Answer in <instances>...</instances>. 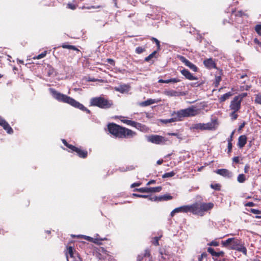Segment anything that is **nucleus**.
Returning a JSON list of instances; mask_svg holds the SVG:
<instances>
[{"mask_svg": "<svg viewBox=\"0 0 261 261\" xmlns=\"http://www.w3.org/2000/svg\"><path fill=\"white\" fill-rule=\"evenodd\" d=\"M178 59L180 60L181 62L185 64V65L190 68V69L193 70L194 72L198 71V67L189 61L188 59H187L185 57L182 56H179Z\"/></svg>", "mask_w": 261, "mask_h": 261, "instance_id": "obj_11", "label": "nucleus"}, {"mask_svg": "<svg viewBox=\"0 0 261 261\" xmlns=\"http://www.w3.org/2000/svg\"><path fill=\"white\" fill-rule=\"evenodd\" d=\"M247 143V137L245 135H241L238 138V146L240 148H242Z\"/></svg>", "mask_w": 261, "mask_h": 261, "instance_id": "obj_16", "label": "nucleus"}, {"mask_svg": "<svg viewBox=\"0 0 261 261\" xmlns=\"http://www.w3.org/2000/svg\"><path fill=\"white\" fill-rule=\"evenodd\" d=\"M254 30L257 34L261 36V24L256 25Z\"/></svg>", "mask_w": 261, "mask_h": 261, "instance_id": "obj_37", "label": "nucleus"}, {"mask_svg": "<svg viewBox=\"0 0 261 261\" xmlns=\"http://www.w3.org/2000/svg\"><path fill=\"white\" fill-rule=\"evenodd\" d=\"M218 125L217 120L213 119L210 122L206 123H199L195 124L193 127L194 129H199L201 130H215Z\"/></svg>", "mask_w": 261, "mask_h": 261, "instance_id": "obj_7", "label": "nucleus"}, {"mask_svg": "<svg viewBox=\"0 0 261 261\" xmlns=\"http://www.w3.org/2000/svg\"><path fill=\"white\" fill-rule=\"evenodd\" d=\"M246 180V176L244 174H240L237 177V180L240 183H243Z\"/></svg>", "mask_w": 261, "mask_h": 261, "instance_id": "obj_27", "label": "nucleus"}, {"mask_svg": "<svg viewBox=\"0 0 261 261\" xmlns=\"http://www.w3.org/2000/svg\"><path fill=\"white\" fill-rule=\"evenodd\" d=\"M67 8L73 10L76 8V6L71 3H68L67 4Z\"/></svg>", "mask_w": 261, "mask_h": 261, "instance_id": "obj_50", "label": "nucleus"}, {"mask_svg": "<svg viewBox=\"0 0 261 261\" xmlns=\"http://www.w3.org/2000/svg\"><path fill=\"white\" fill-rule=\"evenodd\" d=\"M175 174H176V173L173 171H172L170 172L165 173V174H164L162 175V178H166L171 177L174 176L175 175Z\"/></svg>", "mask_w": 261, "mask_h": 261, "instance_id": "obj_30", "label": "nucleus"}, {"mask_svg": "<svg viewBox=\"0 0 261 261\" xmlns=\"http://www.w3.org/2000/svg\"><path fill=\"white\" fill-rule=\"evenodd\" d=\"M86 240H88V241H89L90 242H93V243H98V240L97 239H93L91 237H86Z\"/></svg>", "mask_w": 261, "mask_h": 261, "instance_id": "obj_48", "label": "nucleus"}, {"mask_svg": "<svg viewBox=\"0 0 261 261\" xmlns=\"http://www.w3.org/2000/svg\"><path fill=\"white\" fill-rule=\"evenodd\" d=\"M158 49L156 50L153 51L151 54H150L148 56L146 57L144 59V61L145 62H149L152 58H156L155 55H156L158 51Z\"/></svg>", "mask_w": 261, "mask_h": 261, "instance_id": "obj_24", "label": "nucleus"}, {"mask_svg": "<svg viewBox=\"0 0 261 261\" xmlns=\"http://www.w3.org/2000/svg\"><path fill=\"white\" fill-rule=\"evenodd\" d=\"M49 91L53 97L58 101L68 103L75 108L86 112L87 114H90L91 111L87 109L84 105L75 100L73 98L60 93L53 88H50Z\"/></svg>", "mask_w": 261, "mask_h": 261, "instance_id": "obj_1", "label": "nucleus"}, {"mask_svg": "<svg viewBox=\"0 0 261 261\" xmlns=\"http://www.w3.org/2000/svg\"><path fill=\"white\" fill-rule=\"evenodd\" d=\"M68 253L70 255V258H73V250L72 247L70 246L67 248Z\"/></svg>", "mask_w": 261, "mask_h": 261, "instance_id": "obj_38", "label": "nucleus"}, {"mask_svg": "<svg viewBox=\"0 0 261 261\" xmlns=\"http://www.w3.org/2000/svg\"><path fill=\"white\" fill-rule=\"evenodd\" d=\"M215 172L223 177H231L232 176V173L226 169H220L216 170Z\"/></svg>", "mask_w": 261, "mask_h": 261, "instance_id": "obj_15", "label": "nucleus"}, {"mask_svg": "<svg viewBox=\"0 0 261 261\" xmlns=\"http://www.w3.org/2000/svg\"><path fill=\"white\" fill-rule=\"evenodd\" d=\"M150 201H159V196H150L147 198Z\"/></svg>", "mask_w": 261, "mask_h": 261, "instance_id": "obj_41", "label": "nucleus"}, {"mask_svg": "<svg viewBox=\"0 0 261 261\" xmlns=\"http://www.w3.org/2000/svg\"><path fill=\"white\" fill-rule=\"evenodd\" d=\"M142 255L143 257H149L150 256V250L148 249H145L144 253Z\"/></svg>", "mask_w": 261, "mask_h": 261, "instance_id": "obj_51", "label": "nucleus"}, {"mask_svg": "<svg viewBox=\"0 0 261 261\" xmlns=\"http://www.w3.org/2000/svg\"><path fill=\"white\" fill-rule=\"evenodd\" d=\"M214 206L212 202L205 203L198 201L189 205V212L194 215L203 216L205 213L211 210Z\"/></svg>", "mask_w": 261, "mask_h": 261, "instance_id": "obj_3", "label": "nucleus"}, {"mask_svg": "<svg viewBox=\"0 0 261 261\" xmlns=\"http://www.w3.org/2000/svg\"><path fill=\"white\" fill-rule=\"evenodd\" d=\"M121 122L126 124L128 125L132 126L133 125L134 121L130 120H127V119H122L121 120Z\"/></svg>", "mask_w": 261, "mask_h": 261, "instance_id": "obj_39", "label": "nucleus"}, {"mask_svg": "<svg viewBox=\"0 0 261 261\" xmlns=\"http://www.w3.org/2000/svg\"><path fill=\"white\" fill-rule=\"evenodd\" d=\"M232 161L233 162H235L236 163H239V156H234V158H233Z\"/></svg>", "mask_w": 261, "mask_h": 261, "instance_id": "obj_62", "label": "nucleus"}, {"mask_svg": "<svg viewBox=\"0 0 261 261\" xmlns=\"http://www.w3.org/2000/svg\"><path fill=\"white\" fill-rule=\"evenodd\" d=\"M63 48H67L69 49H72L73 50L76 51L77 53L81 52L80 50L76 46L72 45H67L65 43H63L61 46Z\"/></svg>", "mask_w": 261, "mask_h": 261, "instance_id": "obj_22", "label": "nucleus"}, {"mask_svg": "<svg viewBox=\"0 0 261 261\" xmlns=\"http://www.w3.org/2000/svg\"><path fill=\"white\" fill-rule=\"evenodd\" d=\"M250 170V166L249 164H246L244 167V172L248 173Z\"/></svg>", "mask_w": 261, "mask_h": 261, "instance_id": "obj_56", "label": "nucleus"}, {"mask_svg": "<svg viewBox=\"0 0 261 261\" xmlns=\"http://www.w3.org/2000/svg\"><path fill=\"white\" fill-rule=\"evenodd\" d=\"M254 42L261 47V42H260L257 38H255L254 39Z\"/></svg>", "mask_w": 261, "mask_h": 261, "instance_id": "obj_60", "label": "nucleus"}, {"mask_svg": "<svg viewBox=\"0 0 261 261\" xmlns=\"http://www.w3.org/2000/svg\"><path fill=\"white\" fill-rule=\"evenodd\" d=\"M134 191H138L141 193H149V188L147 187L137 188L134 190Z\"/></svg>", "mask_w": 261, "mask_h": 261, "instance_id": "obj_28", "label": "nucleus"}, {"mask_svg": "<svg viewBox=\"0 0 261 261\" xmlns=\"http://www.w3.org/2000/svg\"><path fill=\"white\" fill-rule=\"evenodd\" d=\"M203 64L208 69H216L217 68L216 64L212 58L205 59L203 61Z\"/></svg>", "mask_w": 261, "mask_h": 261, "instance_id": "obj_13", "label": "nucleus"}, {"mask_svg": "<svg viewBox=\"0 0 261 261\" xmlns=\"http://www.w3.org/2000/svg\"><path fill=\"white\" fill-rule=\"evenodd\" d=\"M62 142H63V143L67 147H68L69 149H71V148L72 147V146H73V145H71V144H69L66 141L65 139H62Z\"/></svg>", "mask_w": 261, "mask_h": 261, "instance_id": "obj_44", "label": "nucleus"}, {"mask_svg": "<svg viewBox=\"0 0 261 261\" xmlns=\"http://www.w3.org/2000/svg\"><path fill=\"white\" fill-rule=\"evenodd\" d=\"M255 103L261 104V94H257L255 99Z\"/></svg>", "mask_w": 261, "mask_h": 261, "instance_id": "obj_45", "label": "nucleus"}, {"mask_svg": "<svg viewBox=\"0 0 261 261\" xmlns=\"http://www.w3.org/2000/svg\"><path fill=\"white\" fill-rule=\"evenodd\" d=\"M215 254V256L216 257H219V256H223L224 255V252L223 251H221L219 252H216Z\"/></svg>", "mask_w": 261, "mask_h": 261, "instance_id": "obj_53", "label": "nucleus"}, {"mask_svg": "<svg viewBox=\"0 0 261 261\" xmlns=\"http://www.w3.org/2000/svg\"><path fill=\"white\" fill-rule=\"evenodd\" d=\"M148 141L153 144H164L168 141L164 137L158 135H151L148 137Z\"/></svg>", "mask_w": 261, "mask_h": 261, "instance_id": "obj_8", "label": "nucleus"}, {"mask_svg": "<svg viewBox=\"0 0 261 261\" xmlns=\"http://www.w3.org/2000/svg\"><path fill=\"white\" fill-rule=\"evenodd\" d=\"M90 104L91 106L97 107L102 109H108L113 106L114 102L112 100L99 96L92 98L90 99Z\"/></svg>", "mask_w": 261, "mask_h": 261, "instance_id": "obj_5", "label": "nucleus"}, {"mask_svg": "<svg viewBox=\"0 0 261 261\" xmlns=\"http://www.w3.org/2000/svg\"><path fill=\"white\" fill-rule=\"evenodd\" d=\"M128 89V87L125 84L121 85L118 87H115L114 88L115 91L119 92L122 93L127 91Z\"/></svg>", "mask_w": 261, "mask_h": 261, "instance_id": "obj_19", "label": "nucleus"}, {"mask_svg": "<svg viewBox=\"0 0 261 261\" xmlns=\"http://www.w3.org/2000/svg\"><path fill=\"white\" fill-rule=\"evenodd\" d=\"M207 252L208 253H210L213 256H215V254H216V252L215 251L214 249H213L211 247H208L207 248Z\"/></svg>", "mask_w": 261, "mask_h": 261, "instance_id": "obj_47", "label": "nucleus"}, {"mask_svg": "<svg viewBox=\"0 0 261 261\" xmlns=\"http://www.w3.org/2000/svg\"><path fill=\"white\" fill-rule=\"evenodd\" d=\"M71 261H82L81 258L77 256V257H73V258H71Z\"/></svg>", "mask_w": 261, "mask_h": 261, "instance_id": "obj_63", "label": "nucleus"}, {"mask_svg": "<svg viewBox=\"0 0 261 261\" xmlns=\"http://www.w3.org/2000/svg\"><path fill=\"white\" fill-rule=\"evenodd\" d=\"M109 133L115 138L128 139L134 137L136 133L115 123H110L107 125Z\"/></svg>", "mask_w": 261, "mask_h": 261, "instance_id": "obj_2", "label": "nucleus"}, {"mask_svg": "<svg viewBox=\"0 0 261 261\" xmlns=\"http://www.w3.org/2000/svg\"><path fill=\"white\" fill-rule=\"evenodd\" d=\"M161 238V237H155L153 238L152 244L155 246H159V241Z\"/></svg>", "mask_w": 261, "mask_h": 261, "instance_id": "obj_36", "label": "nucleus"}, {"mask_svg": "<svg viewBox=\"0 0 261 261\" xmlns=\"http://www.w3.org/2000/svg\"><path fill=\"white\" fill-rule=\"evenodd\" d=\"M146 51L145 47L138 46L135 49V53L137 54H141Z\"/></svg>", "mask_w": 261, "mask_h": 261, "instance_id": "obj_29", "label": "nucleus"}, {"mask_svg": "<svg viewBox=\"0 0 261 261\" xmlns=\"http://www.w3.org/2000/svg\"><path fill=\"white\" fill-rule=\"evenodd\" d=\"M208 245L217 247L219 245V242H218L216 240H213L212 242H211L210 243H208Z\"/></svg>", "mask_w": 261, "mask_h": 261, "instance_id": "obj_43", "label": "nucleus"}, {"mask_svg": "<svg viewBox=\"0 0 261 261\" xmlns=\"http://www.w3.org/2000/svg\"><path fill=\"white\" fill-rule=\"evenodd\" d=\"M242 99V97H241L240 96H236L230 102V109L235 111H238L241 108Z\"/></svg>", "mask_w": 261, "mask_h": 261, "instance_id": "obj_9", "label": "nucleus"}, {"mask_svg": "<svg viewBox=\"0 0 261 261\" xmlns=\"http://www.w3.org/2000/svg\"><path fill=\"white\" fill-rule=\"evenodd\" d=\"M141 184H142V183L141 182H134V183H133V184H132L131 185L130 187L131 188H134V187H139Z\"/></svg>", "mask_w": 261, "mask_h": 261, "instance_id": "obj_57", "label": "nucleus"}, {"mask_svg": "<svg viewBox=\"0 0 261 261\" xmlns=\"http://www.w3.org/2000/svg\"><path fill=\"white\" fill-rule=\"evenodd\" d=\"M170 83H178L180 82V80L178 78H172L170 79Z\"/></svg>", "mask_w": 261, "mask_h": 261, "instance_id": "obj_55", "label": "nucleus"}, {"mask_svg": "<svg viewBox=\"0 0 261 261\" xmlns=\"http://www.w3.org/2000/svg\"><path fill=\"white\" fill-rule=\"evenodd\" d=\"M232 95V93L231 92H228L224 94H223L222 96H221L219 98V101L220 102H224L226 99H228L230 96Z\"/></svg>", "mask_w": 261, "mask_h": 261, "instance_id": "obj_23", "label": "nucleus"}, {"mask_svg": "<svg viewBox=\"0 0 261 261\" xmlns=\"http://www.w3.org/2000/svg\"><path fill=\"white\" fill-rule=\"evenodd\" d=\"M173 199V196L170 195H164L159 196V201H167Z\"/></svg>", "mask_w": 261, "mask_h": 261, "instance_id": "obj_25", "label": "nucleus"}, {"mask_svg": "<svg viewBox=\"0 0 261 261\" xmlns=\"http://www.w3.org/2000/svg\"><path fill=\"white\" fill-rule=\"evenodd\" d=\"M150 40L155 42V43L156 44V46H157L158 50H161V45H160V41L154 37H151L150 38Z\"/></svg>", "mask_w": 261, "mask_h": 261, "instance_id": "obj_31", "label": "nucleus"}, {"mask_svg": "<svg viewBox=\"0 0 261 261\" xmlns=\"http://www.w3.org/2000/svg\"><path fill=\"white\" fill-rule=\"evenodd\" d=\"M233 111L230 114V116L232 117V120H236L238 118V114H236V113L238 111H235L234 110H232Z\"/></svg>", "mask_w": 261, "mask_h": 261, "instance_id": "obj_46", "label": "nucleus"}, {"mask_svg": "<svg viewBox=\"0 0 261 261\" xmlns=\"http://www.w3.org/2000/svg\"><path fill=\"white\" fill-rule=\"evenodd\" d=\"M132 196L134 197H140V198H147L149 197L148 195H140L138 194L133 193L132 194Z\"/></svg>", "mask_w": 261, "mask_h": 261, "instance_id": "obj_40", "label": "nucleus"}, {"mask_svg": "<svg viewBox=\"0 0 261 261\" xmlns=\"http://www.w3.org/2000/svg\"><path fill=\"white\" fill-rule=\"evenodd\" d=\"M245 205L246 206H249V207L254 206L255 205V203H253V202H248L245 204Z\"/></svg>", "mask_w": 261, "mask_h": 261, "instance_id": "obj_61", "label": "nucleus"}, {"mask_svg": "<svg viewBox=\"0 0 261 261\" xmlns=\"http://www.w3.org/2000/svg\"><path fill=\"white\" fill-rule=\"evenodd\" d=\"M207 256V254L206 252H203L198 257V261H202L204 258H206Z\"/></svg>", "mask_w": 261, "mask_h": 261, "instance_id": "obj_42", "label": "nucleus"}, {"mask_svg": "<svg viewBox=\"0 0 261 261\" xmlns=\"http://www.w3.org/2000/svg\"><path fill=\"white\" fill-rule=\"evenodd\" d=\"M0 125L7 131L8 134H12L13 133V130L10 126L9 123L2 117L0 116Z\"/></svg>", "mask_w": 261, "mask_h": 261, "instance_id": "obj_12", "label": "nucleus"}, {"mask_svg": "<svg viewBox=\"0 0 261 261\" xmlns=\"http://www.w3.org/2000/svg\"><path fill=\"white\" fill-rule=\"evenodd\" d=\"M249 212L253 213V214H261V211L258 210H256V209H254V208H251L250 210H249Z\"/></svg>", "mask_w": 261, "mask_h": 261, "instance_id": "obj_49", "label": "nucleus"}, {"mask_svg": "<svg viewBox=\"0 0 261 261\" xmlns=\"http://www.w3.org/2000/svg\"><path fill=\"white\" fill-rule=\"evenodd\" d=\"M143 256L142 255H139L137 256V261H142L143 259Z\"/></svg>", "mask_w": 261, "mask_h": 261, "instance_id": "obj_64", "label": "nucleus"}, {"mask_svg": "<svg viewBox=\"0 0 261 261\" xmlns=\"http://www.w3.org/2000/svg\"><path fill=\"white\" fill-rule=\"evenodd\" d=\"M156 102V101L153 99H148L147 100L142 101L139 103V105L141 107H147L150 105L155 103Z\"/></svg>", "mask_w": 261, "mask_h": 261, "instance_id": "obj_18", "label": "nucleus"}, {"mask_svg": "<svg viewBox=\"0 0 261 261\" xmlns=\"http://www.w3.org/2000/svg\"><path fill=\"white\" fill-rule=\"evenodd\" d=\"M68 151L71 152H76L78 156L82 159H85L88 156L87 150L86 149H82L81 147H77L73 145L70 150H69Z\"/></svg>", "mask_w": 261, "mask_h": 261, "instance_id": "obj_10", "label": "nucleus"}, {"mask_svg": "<svg viewBox=\"0 0 261 261\" xmlns=\"http://www.w3.org/2000/svg\"><path fill=\"white\" fill-rule=\"evenodd\" d=\"M132 126L138 129H141L142 127H143V125L140 123H138L134 121Z\"/></svg>", "mask_w": 261, "mask_h": 261, "instance_id": "obj_35", "label": "nucleus"}, {"mask_svg": "<svg viewBox=\"0 0 261 261\" xmlns=\"http://www.w3.org/2000/svg\"><path fill=\"white\" fill-rule=\"evenodd\" d=\"M234 133V131H233V132L231 133V135H230V136L229 138H228L227 139V142H232V138H233V136Z\"/></svg>", "mask_w": 261, "mask_h": 261, "instance_id": "obj_59", "label": "nucleus"}, {"mask_svg": "<svg viewBox=\"0 0 261 261\" xmlns=\"http://www.w3.org/2000/svg\"><path fill=\"white\" fill-rule=\"evenodd\" d=\"M180 72L182 75H184L186 79L192 81L197 80L198 77L194 76L188 69H184L180 71Z\"/></svg>", "mask_w": 261, "mask_h": 261, "instance_id": "obj_14", "label": "nucleus"}, {"mask_svg": "<svg viewBox=\"0 0 261 261\" xmlns=\"http://www.w3.org/2000/svg\"><path fill=\"white\" fill-rule=\"evenodd\" d=\"M232 13L234 14L236 17H242L243 16H245L248 17L249 16L247 13L242 10H239L238 11H232Z\"/></svg>", "mask_w": 261, "mask_h": 261, "instance_id": "obj_20", "label": "nucleus"}, {"mask_svg": "<svg viewBox=\"0 0 261 261\" xmlns=\"http://www.w3.org/2000/svg\"><path fill=\"white\" fill-rule=\"evenodd\" d=\"M160 121L161 122H162L163 123L167 124L168 123H171V122H176L177 121H180V119L179 118H178L177 115H176V116L174 118H172L168 119H160Z\"/></svg>", "mask_w": 261, "mask_h": 261, "instance_id": "obj_21", "label": "nucleus"}, {"mask_svg": "<svg viewBox=\"0 0 261 261\" xmlns=\"http://www.w3.org/2000/svg\"><path fill=\"white\" fill-rule=\"evenodd\" d=\"M162 189V187L161 186L149 188V193L160 192Z\"/></svg>", "mask_w": 261, "mask_h": 261, "instance_id": "obj_26", "label": "nucleus"}, {"mask_svg": "<svg viewBox=\"0 0 261 261\" xmlns=\"http://www.w3.org/2000/svg\"><path fill=\"white\" fill-rule=\"evenodd\" d=\"M46 54H47V51H44L42 52V53H41L40 54L38 55V56H34L33 58V59L34 60L42 59L46 56Z\"/></svg>", "mask_w": 261, "mask_h": 261, "instance_id": "obj_33", "label": "nucleus"}, {"mask_svg": "<svg viewBox=\"0 0 261 261\" xmlns=\"http://www.w3.org/2000/svg\"><path fill=\"white\" fill-rule=\"evenodd\" d=\"M168 135L169 136H176L177 138L181 139L180 135L175 133H168Z\"/></svg>", "mask_w": 261, "mask_h": 261, "instance_id": "obj_54", "label": "nucleus"}, {"mask_svg": "<svg viewBox=\"0 0 261 261\" xmlns=\"http://www.w3.org/2000/svg\"><path fill=\"white\" fill-rule=\"evenodd\" d=\"M228 153H230L232 151V144L231 142H228Z\"/></svg>", "mask_w": 261, "mask_h": 261, "instance_id": "obj_52", "label": "nucleus"}, {"mask_svg": "<svg viewBox=\"0 0 261 261\" xmlns=\"http://www.w3.org/2000/svg\"><path fill=\"white\" fill-rule=\"evenodd\" d=\"M158 82L159 83H166V84H168V83H170V79L167 80L160 79V80H159Z\"/></svg>", "mask_w": 261, "mask_h": 261, "instance_id": "obj_58", "label": "nucleus"}, {"mask_svg": "<svg viewBox=\"0 0 261 261\" xmlns=\"http://www.w3.org/2000/svg\"><path fill=\"white\" fill-rule=\"evenodd\" d=\"M221 244L223 247L227 248L228 249L235 250L242 252L245 255H247V250L244 246V243L241 240L235 238H229L225 241H222Z\"/></svg>", "mask_w": 261, "mask_h": 261, "instance_id": "obj_4", "label": "nucleus"}, {"mask_svg": "<svg viewBox=\"0 0 261 261\" xmlns=\"http://www.w3.org/2000/svg\"><path fill=\"white\" fill-rule=\"evenodd\" d=\"M199 110L196 109L195 106H192L187 109H182L177 111L175 114L177 116L178 118L180 119V121L182 117H193L199 114Z\"/></svg>", "mask_w": 261, "mask_h": 261, "instance_id": "obj_6", "label": "nucleus"}, {"mask_svg": "<svg viewBox=\"0 0 261 261\" xmlns=\"http://www.w3.org/2000/svg\"><path fill=\"white\" fill-rule=\"evenodd\" d=\"M174 212L177 213H188L189 212V205H183L179 207L175 208L174 210Z\"/></svg>", "mask_w": 261, "mask_h": 261, "instance_id": "obj_17", "label": "nucleus"}, {"mask_svg": "<svg viewBox=\"0 0 261 261\" xmlns=\"http://www.w3.org/2000/svg\"><path fill=\"white\" fill-rule=\"evenodd\" d=\"M211 188L217 190V191H220L221 190V186L219 184H211L210 186Z\"/></svg>", "mask_w": 261, "mask_h": 261, "instance_id": "obj_34", "label": "nucleus"}, {"mask_svg": "<svg viewBox=\"0 0 261 261\" xmlns=\"http://www.w3.org/2000/svg\"><path fill=\"white\" fill-rule=\"evenodd\" d=\"M221 77L220 76H216L214 84L215 87H218L219 85L220 82L221 81Z\"/></svg>", "mask_w": 261, "mask_h": 261, "instance_id": "obj_32", "label": "nucleus"}]
</instances>
